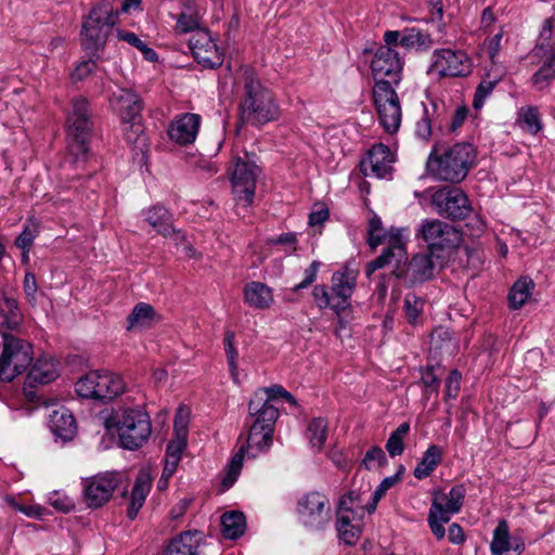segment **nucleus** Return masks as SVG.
Here are the masks:
<instances>
[{
	"label": "nucleus",
	"mask_w": 555,
	"mask_h": 555,
	"mask_svg": "<svg viewBox=\"0 0 555 555\" xmlns=\"http://www.w3.org/2000/svg\"><path fill=\"white\" fill-rule=\"evenodd\" d=\"M500 80L501 75H495L492 78L490 75H487V77L480 81L476 89L473 101V106L475 109H480L483 106L486 100L490 96Z\"/></svg>",
	"instance_id": "nucleus-47"
},
{
	"label": "nucleus",
	"mask_w": 555,
	"mask_h": 555,
	"mask_svg": "<svg viewBox=\"0 0 555 555\" xmlns=\"http://www.w3.org/2000/svg\"><path fill=\"white\" fill-rule=\"evenodd\" d=\"M235 85L243 86L244 92L240 102L243 122L260 126L280 116V108L273 94L260 83L253 68L241 66L236 72Z\"/></svg>",
	"instance_id": "nucleus-1"
},
{
	"label": "nucleus",
	"mask_w": 555,
	"mask_h": 555,
	"mask_svg": "<svg viewBox=\"0 0 555 555\" xmlns=\"http://www.w3.org/2000/svg\"><path fill=\"white\" fill-rule=\"evenodd\" d=\"M416 236L421 237L427 244V249L434 253L454 249L462 242L461 233L453 225L437 219L423 220Z\"/></svg>",
	"instance_id": "nucleus-12"
},
{
	"label": "nucleus",
	"mask_w": 555,
	"mask_h": 555,
	"mask_svg": "<svg viewBox=\"0 0 555 555\" xmlns=\"http://www.w3.org/2000/svg\"><path fill=\"white\" fill-rule=\"evenodd\" d=\"M374 105L379 124L388 133H395L401 124V105L393 87L387 83L375 85L373 88Z\"/></svg>",
	"instance_id": "nucleus-13"
},
{
	"label": "nucleus",
	"mask_w": 555,
	"mask_h": 555,
	"mask_svg": "<svg viewBox=\"0 0 555 555\" xmlns=\"http://www.w3.org/2000/svg\"><path fill=\"white\" fill-rule=\"evenodd\" d=\"M118 485L117 476L113 473L99 474L83 481V496L91 508L103 506L109 501Z\"/></svg>",
	"instance_id": "nucleus-18"
},
{
	"label": "nucleus",
	"mask_w": 555,
	"mask_h": 555,
	"mask_svg": "<svg viewBox=\"0 0 555 555\" xmlns=\"http://www.w3.org/2000/svg\"><path fill=\"white\" fill-rule=\"evenodd\" d=\"M299 522L309 531H323L332 521L330 499L318 491L302 495L297 503Z\"/></svg>",
	"instance_id": "nucleus-10"
},
{
	"label": "nucleus",
	"mask_w": 555,
	"mask_h": 555,
	"mask_svg": "<svg viewBox=\"0 0 555 555\" xmlns=\"http://www.w3.org/2000/svg\"><path fill=\"white\" fill-rule=\"evenodd\" d=\"M442 460V450L436 444H431L423 453V456L414 469V477L416 479H425L431 475L438 464Z\"/></svg>",
	"instance_id": "nucleus-37"
},
{
	"label": "nucleus",
	"mask_w": 555,
	"mask_h": 555,
	"mask_svg": "<svg viewBox=\"0 0 555 555\" xmlns=\"http://www.w3.org/2000/svg\"><path fill=\"white\" fill-rule=\"evenodd\" d=\"M99 72H100V69L98 68L95 61L92 59H89L87 61L80 62L76 66V68L72 73V80L75 82L82 81L90 75H92V74L96 75Z\"/></svg>",
	"instance_id": "nucleus-55"
},
{
	"label": "nucleus",
	"mask_w": 555,
	"mask_h": 555,
	"mask_svg": "<svg viewBox=\"0 0 555 555\" xmlns=\"http://www.w3.org/2000/svg\"><path fill=\"white\" fill-rule=\"evenodd\" d=\"M429 155L427 169L436 178L450 182H461L468 173L474 162V147L469 143H457L441 156Z\"/></svg>",
	"instance_id": "nucleus-3"
},
{
	"label": "nucleus",
	"mask_w": 555,
	"mask_h": 555,
	"mask_svg": "<svg viewBox=\"0 0 555 555\" xmlns=\"http://www.w3.org/2000/svg\"><path fill=\"white\" fill-rule=\"evenodd\" d=\"M466 490L463 485H456L448 493L436 491L428 513V525L433 534L441 540L444 538V525L451 516L457 514L463 505Z\"/></svg>",
	"instance_id": "nucleus-7"
},
{
	"label": "nucleus",
	"mask_w": 555,
	"mask_h": 555,
	"mask_svg": "<svg viewBox=\"0 0 555 555\" xmlns=\"http://www.w3.org/2000/svg\"><path fill=\"white\" fill-rule=\"evenodd\" d=\"M473 63L462 50L436 49L431 55L428 74L443 77H464L470 74Z\"/></svg>",
	"instance_id": "nucleus-14"
},
{
	"label": "nucleus",
	"mask_w": 555,
	"mask_h": 555,
	"mask_svg": "<svg viewBox=\"0 0 555 555\" xmlns=\"http://www.w3.org/2000/svg\"><path fill=\"white\" fill-rule=\"evenodd\" d=\"M257 160L256 154L248 152L233 158L231 168L232 192L236 205L242 207H248L254 202L256 183L261 173Z\"/></svg>",
	"instance_id": "nucleus-5"
},
{
	"label": "nucleus",
	"mask_w": 555,
	"mask_h": 555,
	"mask_svg": "<svg viewBox=\"0 0 555 555\" xmlns=\"http://www.w3.org/2000/svg\"><path fill=\"white\" fill-rule=\"evenodd\" d=\"M440 367V363H428L421 370V380L424 387L426 388V392H436L438 393L440 386V378L435 373L436 369Z\"/></svg>",
	"instance_id": "nucleus-51"
},
{
	"label": "nucleus",
	"mask_w": 555,
	"mask_h": 555,
	"mask_svg": "<svg viewBox=\"0 0 555 555\" xmlns=\"http://www.w3.org/2000/svg\"><path fill=\"white\" fill-rule=\"evenodd\" d=\"M267 243L269 245H285L288 247V250H286V253L292 254L296 251L297 235L296 233L287 232L279 236L268 238Z\"/></svg>",
	"instance_id": "nucleus-60"
},
{
	"label": "nucleus",
	"mask_w": 555,
	"mask_h": 555,
	"mask_svg": "<svg viewBox=\"0 0 555 555\" xmlns=\"http://www.w3.org/2000/svg\"><path fill=\"white\" fill-rule=\"evenodd\" d=\"M249 415L254 418L251 425L274 431L279 417V408L273 403L262 401L261 396H254L248 403Z\"/></svg>",
	"instance_id": "nucleus-24"
},
{
	"label": "nucleus",
	"mask_w": 555,
	"mask_h": 555,
	"mask_svg": "<svg viewBox=\"0 0 555 555\" xmlns=\"http://www.w3.org/2000/svg\"><path fill=\"white\" fill-rule=\"evenodd\" d=\"M124 389L120 376L109 371H91L76 383V391L80 397L98 400H112Z\"/></svg>",
	"instance_id": "nucleus-11"
},
{
	"label": "nucleus",
	"mask_w": 555,
	"mask_h": 555,
	"mask_svg": "<svg viewBox=\"0 0 555 555\" xmlns=\"http://www.w3.org/2000/svg\"><path fill=\"white\" fill-rule=\"evenodd\" d=\"M356 283L357 272L345 268L333 273L331 293L324 285H317L312 294L319 308H331L339 314L349 307V298L354 291Z\"/></svg>",
	"instance_id": "nucleus-6"
},
{
	"label": "nucleus",
	"mask_w": 555,
	"mask_h": 555,
	"mask_svg": "<svg viewBox=\"0 0 555 555\" xmlns=\"http://www.w3.org/2000/svg\"><path fill=\"white\" fill-rule=\"evenodd\" d=\"M517 122L527 132L537 134L543 128L541 114L534 106H524L518 112Z\"/></svg>",
	"instance_id": "nucleus-42"
},
{
	"label": "nucleus",
	"mask_w": 555,
	"mask_h": 555,
	"mask_svg": "<svg viewBox=\"0 0 555 555\" xmlns=\"http://www.w3.org/2000/svg\"><path fill=\"white\" fill-rule=\"evenodd\" d=\"M189 46L194 60L205 68H215L222 64L223 55L209 31L198 29L192 35Z\"/></svg>",
	"instance_id": "nucleus-17"
},
{
	"label": "nucleus",
	"mask_w": 555,
	"mask_h": 555,
	"mask_svg": "<svg viewBox=\"0 0 555 555\" xmlns=\"http://www.w3.org/2000/svg\"><path fill=\"white\" fill-rule=\"evenodd\" d=\"M405 241H400L397 237L390 240L382 255L367 264L366 274L371 275L376 270L391 263L392 260L401 262L405 259Z\"/></svg>",
	"instance_id": "nucleus-27"
},
{
	"label": "nucleus",
	"mask_w": 555,
	"mask_h": 555,
	"mask_svg": "<svg viewBox=\"0 0 555 555\" xmlns=\"http://www.w3.org/2000/svg\"><path fill=\"white\" fill-rule=\"evenodd\" d=\"M359 515L337 514L336 530L346 544H354L361 534V518Z\"/></svg>",
	"instance_id": "nucleus-32"
},
{
	"label": "nucleus",
	"mask_w": 555,
	"mask_h": 555,
	"mask_svg": "<svg viewBox=\"0 0 555 555\" xmlns=\"http://www.w3.org/2000/svg\"><path fill=\"white\" fill-rule=\"evenodd\" d=\"M371 70L375 85L387 83L391 87L398 85L402 72V62L398 52L390 47L378 48L371 61Z\"/></svg>",
	"instance_id": "nucleus-16"
},
{
	"label": "nucleus",
	"mask_w": 555,
	"mask_h": 555,
	"mask_svg": "<svg viewBox=\"0 0 555 555\" xmlns=\"http://www.w3.org/2000/svg\"><path fill=\"white\" fill-rule=\"evenodd\" d=\"M222 534L225 539L235 540L240 538L246 529L245 516L242 512H227L221 517Z\"/></svg>",
	"instance_id": "nucleus-39"
},
{
	"label": "nucleus",
	"mask_w": 555,
	"mask_h": 555,
	"mask_svg": "<svg viewBox=\"0 0 555 555\" xmlns=\"http://www.w3.org/2000/svg\"><path fill=\"white\" fill-rule=\"evenodd\" d=\"M399 238L400 241H404L403 230L402 229H390L389 231H385L382 227L375 233L369 234L367 243L371 248H376L382 244L389 245V241L392 238Z\"/></svg>",
	"instance_id": "nucleus-49"
},
{
	"label": "nucleus",
	"mask_w": 555,
	"mask_h": 555,
	"mask_svg": "<svg viewBox=\"0 0 555 555\" xmlns=\"http://www.w3.org/2000/svg\"><path fill=\"white\" fill-rule=\"evenodd\" d=\"M186 447V437L176 436L168 444L166 449L165 460L176 462L179 464L182 452Z\"/></svg>",
	"instance_id": "nucleus-54"
},
{
	"label": "nucleus",
	"mask_w": 555,
	"mask_h": 555,
	"mask_svg": "<svg viewBox=\"0 0 555 555\" xmlns=\"http://www.w3.org/2000/svg\"><path fill=\"white\" fill-rule=\"evenodd\" d=\"M440 256L428 249L413 256L408 266V278L411 283H422L433 279L437 272Z\"/></svg>",
	"instance_id": "nucleus-22"
},
{
	"label": "nucleus",
	"mask_w": 555,
	"mask_h": 555,
	"mask_svg": "<svg viewBox=\"0 0 555 555\" xmlns=\"http://www.w3.org/2000/svg\"><path fill=\"white\" fill-rule=\"evenodd\" d=\"M327 423L324 418H313L307 428V437L310 444L317 451H320L326 440Z\"/></svg>",
	"instance_id": "nucleus-46"
},
{
	"label": "nucleus",
	"mask_w": 555,
	"mask_h": 555,
	"mask_svg": "<svg viewBox=\"0 0 555 555\" xmlns=\"http://www.w3.org/2000/svg\"><path fill=\"white\" fill-rule=\"evenodd\" d=\"M423 305V301L415 296L405 298L404 310L406 319L410 323L415 324L418 321Z\"/></svg>",
	"instance_id": "nucleus-58"
},
{
	"label": "nucleus",
	"mask_w": 555,
	"mask_h": 555,
	"mask_svg": "<svg viewBox=\"0 0 555 555\" xmlns=\"http://www.w3.org/2000/svg\"><path fill=\"white\" fill-rule=\"evenodd\" d=\"M555 77V68L553 63H547L546 61L541 66V68L534 74L533 81L540 88H543L544 83L550 79Z\"/></svg>",
	"instance_id": "nucleus-61"
},
{
	"label": "nucleus",
	"mask_w": 555,
	"mask_h": 555,
	"mask_svg": "<svg viewBox=\"0 0 555 555\" xmlns=\"http://www.w3.org/2000/svg\"><path fill=\"white\" fill-rule=\"evenodd\" d=\"M23 288H24L25 296H26L27 300L29 301V304L36 305V294H37L38 286H37V281H36V276L34 273L27 272L25 274Z\"/></svg>",
	"instance_id": "nucleus-63"
},
{
	"label": "nucleus",
	"mask_w": 555,
	"mask_h": 555,
	"mask_svg": "<svg viewBox=\"0 0 555 555\" xmlns=\"http://www.w3.org/2000/svg\"><path fill=\"white\" fill-rule=\"evenodd\" d=\"M400 44L406 49H428L433 44V39L427 33L412 27L401 31Z\"/></svg>",
	"instance_id": "nucleus-43"
},
{
	"label": "nucleus",
	"mask_w": 555,
	"mask_h": 555,
	"mask_svg": "<svg viewBox=\"0 0 555 555\" xmlns=\"http://www.w3.org/2000/svg\"><path fill=\"white\" fill-rule=\"evenodd\" d=\"M405 241H400L397 237L390 240L382 255L367 264L366 274L371 275L376 270L391 263L392 260L401 262L405 259Z\"/></svg>",
	"instance_id": "nucleus-28"
},
{
	"label": "nucleus",
	"mask_w": 555,
	"mask_h": 555,
	"mask_svg": "<svg viewBox=\"0 0 555 555\" xmlns=\"http://www.w3.org/2000/svg\"><path fill=\"white\" fill-rule=\"evenodd\" d=\"M534 284L529 278H520L514 283L508 294V306L513 310L520 309L531 296Z\"/></svg>",
	"instance_id": "nucleus-40"
},
{
	"label": "nucleus",
	"mask_w": 555,
	"mask_h": 555,
	"mask_svg": "<svg viewBox=\"0 0 555 555\" xmlns=\"http://www.w3.org/2000/svg\"><path fill=\"white\" fill-rule=\"evenodd\" d=\"M199 20L196 14L181 13L175 26L177 33L185 34L195 30L198 27Z\"/></svg>",
	"instance_id": "nucleus-56"
},
{
	"label": "nucleus",
	"mask_w": 555,
	"mask_h": 555,
	"mask_svg": "<svg viewBox=\"0 0 555 555\" xmlns=\"http://www.w3.org/2000/svg\"><path fill=\"white\" fill-rule=\"evenodd\" d=\"M117 18L118 11L108 1L99 2L91 9L81 29V44L90 55L104 49Z\"/></svg>",
	"instance_id": "nucleus-2"
},
{
	"label": "nucleus",
	"mask_w": 555,
	"mask_h": 555,
	"mask_svg": "<svg viewBox=\"0 0 555 555\" xmlns=\"http://www.w3.org/2000/svg\"><path fill=\"white\" fill-rule=\"evenodd\" d=\"M201 535L197 531H185L170 540L164 555H197Z\"/></svg>",
	"instance_id": "nucleus-31"
},
{
	"label": "nucleus",
	"mask_w": 555,
	"mask_h": 555,
	"mask_svg": "<svg viewBox=\"0 0 555 555\" xmlns=\"http://www.w3.org/2000/svg\"><path fill=\"white\" fill-rule=\"evenodd\" d=\"M60 374V363L50 352L39 356L30 367L28 378L40 384L54 380Z\"/></svg>",
	"instance_id": "nucleus-25"
},
{
	"label": "nucleus",
	"mask_w": 555,
	"mask_h": 555,
	"mask_svg": "<svg viewBox=\"0 0 555 555\" xmlns=\"http://www.w3.org/2000/svg\"><path fill=\"white\" fill-rule=\"evenodd\" d=\"M273 443V431L251 425L246 443L234 454L230 461L227 475L222 480V486L228 489L236 481L243 466L245 456L256 459L260 454L267 453Z\"/></svg>",
	"instance_id": "nucleus-8"
},
{
	"label": "nucleus",
	"mask_w": 555,
	"mask_h": 555,
	"mask_svg": "<svg viewBox=\"0 0 555 555\" xmlns=\"http://www.w3.org/2000/svg\"><path fill=\"white\" fill-rule=\"evenodd\" d=\"M395 156L387 145L375 144L361 162V171L366 177L386 178L391 173Z\"/></svg>",
	"instance_id": "nucleus-19"
},
{
	"label": "nucleus",
	"mask_w": 555,
	"mask_h": 555,
	"mask_svg": "<svg viewBox=\"0 0 555 555\" xmlns=\"http://www.w3.org/2000/svg\"><path fill=\"white\" fill-rule=\"evenodd\" d=\"M145 220L164 237L173 232L172 216L163 206H153L145 212Z\"/></svg>",
	"instance_id": "nucleus-35"
},
{
	"label": "nucleus",
	"mask_w": 555,
	"mask_h": 555,
	"mask_svg": "<svg viewBox=\"0 0 555 555\" xmlns=\"http://www.w3.org/2000/svg\"><path fill=\"white\" fill-rule=\"evenodd\" d=\"M398 480H399L398 474H396L393 476L386 477L385 479L382 480V482L378 485V487L372 493L371 501L366 504V512L369 514H372L375 512L380 499L385 495V493L391 487H393L397 483Z\"/></svg>",
	"instance_id": "nucleus-50"
},
{
	"label": "nucleus",
	"mask_w": 555,
	"mask_h": 555,
	"mask_svg": "<svg viewBox=\"0 0 555 555\" xmlns=\"http://www.w3.org/2000/svg\"><path fill=\"white\" fill-rule=\"evenodd\" d=\"M51 431L62 440H72L76 434V421L73 414L65 408L54 410L49 416Z\"/></svg>",
	"instance_id": "nucleus-26"
},
{
	"label": "nucleus",
	"mask_w": 555,
	"mask_h": 555,
	"mask_svg": "<svg viewBox=\"0 0 555 555\" xmlns=\"http://www.w3.org/2000/svg\"><path fill=\"white\" fill-rule=\"evenodd\" d=\"M112 108L124 119H133L141 115L142 104L139 96L127 88H118L109 99Z\"/></svg>",
	"instance_id": "nucleus-23"
},
{
	"label": "nucleus",
	"mask_w": 555,
	"mask_h": 555,
	"mask_svg": "<svg viewBox=\"0 0 555 555\" xmlns=\"http://www.w3.org/2000/svg\"><path fill=\"white\" fill-rule=\"evenodd\" d=\"M387 463L385 452L379 447H372L365 453L362 464L366 469H376L384 466Z\"/></svg>",
	"instance_id": "nucleus-52"
},
{
	"label": "nucleus",
	"mask_w": 555,
	"mask_h": 555,
	"mask_svg": "<svg viewBox=\"0 0 555 555\" xmlns=\"http://www.w3.org/2000/svg\"><path fill=\"white\" fill-rule=\"evenodd\" d=\"M415 133L423 140H427L431 134V121L426 107H424L423 117L415 125Z\"/></svg>",
	"instance_id": "nucleus-64"
},
{
	"label": "nucleus",
	"mask_w": 555,
	"mask_h": 555,
	"mask_svg": "<svg viewBox=\"0 0 555 555\" xmlns=\"http://www.w3.org/2000/svg\"><path fill=\"white\" fill-rule=\"evenodd\" d=\"M201 122L202 117L198 114H182L171 121L168 135L171 141L180 145L191 144L198 134Z\"/></svg>",
	"instance_id": "nucleus-21"
},
{
	"label": "nucleus",
	"mask_w": 555,
	"mask_h": 555,
	"mask_svg": "<svg viewBox=\"0 0 555 555\" xmlns=\"http://www.w3.org/2000/svg\"><path fill=\"white\" fill-rule=\"evenodd\" d=\"M23 321V314L16 299L4 296L0 300V328L16 330Z\"/></svg>",
	"instance_id": "nucleus-36"
},
{
	"label": "nucleus",
	"mask_w": 555,
	"mask_h": 555,
	"mask_svg": "<svg viewBox=\"0 0 555 555\" xmlns=\"http://www.w3.org/2000/svg\"><path fill=\"white\" fill-rule=\"evenodd\" d=\"M37 235V224H26L22 233L15 240L16 247L23 249L24 251H28Z\"/></svg>",
	"instance_id": "nucleus-53"
},
{
	"label": "nucleus",
	"mask_w": 555,
	"mask_h": 555,
	"mask_svg": "<svg viewBox=\"0 0 555 555\" xmlns=\"http://www.w3.org/2000/svg\"><path fill=\"white\" fill-rule=\"evenodd\" d=\"M512 547L507 522L501 520L493 532L490 550L493 555H503Z\"/></svg>",
	"instance_id": "nucleus-44"
},
{
	"label": "nucleus",
	"mask_w": 555,
	"mask_h": 555,
	"mask_svg": "<svg viewBox=\"0 0 555 555\" xmlns=\"http://www.w3.org/2000/svg\"><path fill=\"white\" fill-rule=\"evenodd\" d=\"M90 134L88 101L78 98L73 101V109L67 119L68 152L75 162L85 160L88 155Z\"/></svg>",
	"instance_id": "nucleus-9"
},
{
	"label": "nucleus",
	"mask_w": 555,
	"mask_h": 555,
	"mask_svg": "<svg viewBox=\"0 0 555 555\" xmlns=\"http://www.w3.org/2000/svg\"><path fill=\"white\" fill-rule=\"evenodd\" d=\"M122 131L126 138V141L129 144H132L140 149L141 151L145 146V134L143 130V125L141 122V115H138L137 118H129L122 120Z\"/></svg>",
	"instance_id": "nucleus-41"
},
{
	"label": "nucleus",
	"mask_w": 555,
	"mask_h": 555,
	"mask_svg": "<svg viewBox=\"0 0 555 555\" xmlns=\"http://www.w3.org/2000/svg\"><path fill=\"white\" fill-rule=\"evenodd\" d=\"M254 396H261L262 401H266L267 403L274 404L275 400L280 398H284L287 402L292 404L296 403L295 398L280 385L260 388L254 393Z\"/></svg>",
	"instance_id": "nucleus-48"
},
{
	"label": "nucleus",
	"mask_w": 555,
	"mask_h": 555,
	"mask_svg": "<svg viewBox=\"0 0 555 555\" xmlns=\"http://www.w3.org/2000/svg\"><path fill=\"white\" fill-rule=\"evenodd\" d=\"M244 300L256 309H266L273 301L272 291L261 282H250L244 288Z\"/></svg>",
	"instance_id": "nucleus-34"
},
{
	"label": "nucleus",
	"mask_w": 555,
	"mask_h": 555,
	"mask_svg": "<svg viewBox=\"0 0 555 555\" xmlns=\"http://www.w3.org/2000/svg\"><path fill=\"white\" fill-rule=\"evenodd\" d=\"M152 487V478L149 473L141 470L137 478L134 486L131 491V503L128 509V517L134 519L138 515L139 509L143 506V503L150 493Z\"/></svg>",
	"instance_id": "nucleus-33"
},
{
	"label": "nucleus",
	"mask_w": 555,
	"mask_h": 555,
	"mask_svg": "<svg viewBox=\"0 0 555 555\" xmlns=\"http://www.w3.org/2000/svg\"><path fill=\"white\" fill-rule=\"evenodd\" d=\"M410 431V424L404 422L400 424L396 430H393L387 442L386 450L391 457H396L401 455L404 451V438L408 436Z\"/></svg>",
	"instance_id": "nucleus-45"
},
{
	"label": "nucleus",
	"mask_w": 555,
	"mask_h": 555,
	"mask_svg": "<svg viewBox=\"0 0 555 555\" xmlns=\"http://www.w3.org/2000/svg\"><path fill=\"white\" fill-rule=\"evenodd\" d=\"M162 321V315L149 304L139 302L128 317V330H143Z\"/></svg>",
	"instance_id": "nucleus-30"
},
{
	"label": "nucleus",
	"mask_w": 555,
	"mask_h": 555,
	"mask_svg": "<svg viewBox=\"0 0 555 555\" xmlns=\"http://www.w3.org/2000/svg\"><path fill=\"white\" fill-rule=\"evenodd\" d=\"M452 336L449 328L444 326L436 327L430 335V344L434 347H442L443 345L451 344Z\"/></svg>",
	"instance_id": "nucleus-62"
},
{
	"label": "nucleus",
	"mask_w": 555,
	"mask_h": 555,
	"mask_svg": "<svg viewBox=\"0 0 555 555\" xmlns=\"http://www.w3.org/2000/svg\"><path fill=\"white\" fill-rule=\"evenodd\" d=\"M190 411L186 406H179L176 412L173 426L176 436L186 437Z\"/></svg>",
	"instance_id": "nucleus-59"
},
{
	"label": "nucleus",
	"mask_w": 555,
	"mask_h": 555,
	"mask_svg": "<svg viewBox=\"0 0 555 555\" xmlns=\"http://www.w3.org/2000/svg\"><path fill=\"white\" fill-rule=\"evenodd\" d=\"M431 205L444 218L462 220L472 212L466 194L457 188H442L431 195Z\"/></svg>",
	"instance_id": "nucleus-15"
},
{
	"label": "nucleus",
	"mask_w": 555,
	"mask_h": 555,
	"mask_svg": "<svg viewBox=\"0 0 555 555\" xmlns=\"http://www.w3.org/2000/svg\"><path fill=\"white\" fill-rule=\"evenodd\" d=\"M405 241H400L397 237L390 240L382 255L367 264L366 274L371 275L376 270L391 263L392 260L401 262L405 259Z\"/></svg>",
	"instance_id": "nucleus-29"
},
{
	"label": "nucleus",
	"mask_w": 555,
	"mask_h": 555,
	"mask_svg": "<svg viewBox=\"0 0 555 555\" xmlns=\"http://www.w3.org/2000/svg\"><path fill=\"white\" fill-rule=\"evenodd\" d=\"M111 421L125 449H138L151 436L150 416L139 406L122 409L116 412Z\"/></svg>",
	"instance_id": "nucleus-4"
},
{
	"label": "nucleus",
	"mask_w": 555,
	"mask_h": 555,
	"mask_svg": "<svg viewBox=\"0 0 555 555\" xmlns=\"http://www.w3.org/2000/svg\"><path fill=\"white\" fill-rule=\"evenodd\" d=\"M33 349H1L0 380L11 382L22 374L31 363Z\"/></svg>",
	"instance_id": "nucleus-20"
},
{
	"label": "nucleus",
	"mask_w": 555,
	"mask_h": 555,
	"mask_svg": "<svg viewBox=\"0 0 555 555\" xmlns=\"http://www.w3.org/2000/svg\"><path fill=\"white\" fill-rule=\"evenodd\" d=\"M370 490V486L366 485V490L356 491L350 490L347 494L339 499L336 514L347 515H359L363 516L366 511V505L363 504V495Z\"/></svg>",
	"instance_id": "nucleus-38"
},
{
	"label": "nucleus",
	"mask_w": 555,
	"mask_h": 555,
	"mask_svg": "<svg viewBox=\"0 0 555 555\" xmlns=\"http://www.w3.org/2000/svg\"><path fill=\"white\" fill-rule=\"evenodd\" d=\"M462 374L454 369L446 378V399H455L461 390Z\"/></svg>",
	"instance_id": "nucleus-57"
}]
</instances>
